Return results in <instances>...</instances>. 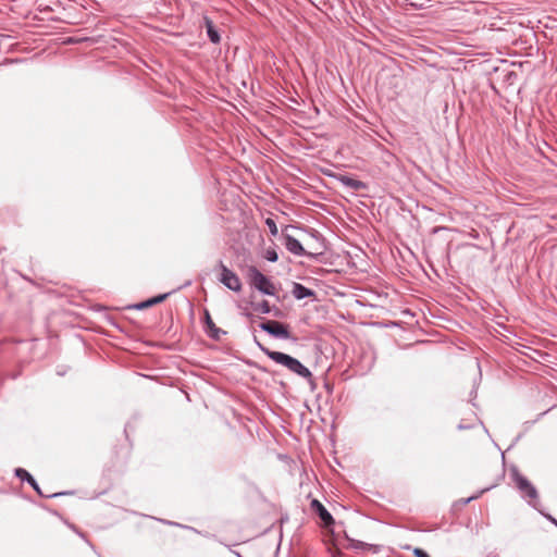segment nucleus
<instances>
[{
  "label": "nucleus",
  "mask_w": 557,
  "mask_h": 557,
  "mask_svg": "<svg viewBox=\"0 0 557 557\" xmlns=\"http://www.w3.org/2000/svg\"><path fill=\"white\" fill-rule=\"evenodd\" d=\"M259 348L274 362L287 368L290 372L304 377L311 379L312 373L298 359L280 351L270 350L258 343Z\"/></svg>",
  "instance_id": "nucleus-1"
},
{
  "label": "nucleus",
  "mask_w": 557,
  "mask_h": 557,
  "mask_svg": "<svg viewBox=\"0 0 557 557\" xmlns=\"http://www.w3.org/2000/svg\"><path fill=\"white\" fill-rule=\"evenodd\" d=\"M512 478L522 497L525 498L531 506L536 508L539 495L535 486L517 470L512 472Z\"/></svg>",
  "instance_id": "nucleus-2"
},
{
  "label": "nucleus",
  "mask_w": 557,
  "mask_h": 557,
  "mask_svg": "<svg viewBox=\"0 0 557 557\" xmlns=\"http://www.w3.org/2000/svg\"><path fill=\"white\" fill-rule=\"evenodd\" d=\"M250 284L264 295L274 296L276 288L273 283L257 268L252 267L249 269Z\"/></svg>",
  "instance_id": "nucleus-3"
},
{
  "label": "nucleus",
  "mask_w": 557,
  "mask_h": 557,
  "mask_svg": "<svg viewBox=\"0 0 557 557\" xmlns=\"http://www.w3.org/2000/svg\"><path fill=\"white\" fill-rule=\"evenodd\" d=\"M260 329L264 332H267L269 335L281 338V339H288L290 338V332L288 331V326L275 321V320H269L265 322H262L260 324Z\"/></svg>",
  "instance_id": "nucleus-4"
},
{
  "label": "nucleus",
  "mask_w": 557,
  "mask_h": 557,
  "mask_svg": "<svg viewBox=\"0 0 557 557\" xmlns=\"http://www.w3.org/2000/svg\"><path fill=\"white\" fill-rule=\"evenodd\" d=\"M221 277L220 282L233 292H239L242 289V283L236 273L231 271L222 262H220Z\"/></svg>",
  "instance_id": "nucleus-5"
},
{
  "label": "nucleus",
  "mask_w": 557,
  "mask_h": 557,
  "mask_svg": "<svg viewBox=\"0 0 557 557\" xmlns=\"http://www.w3.org/2000/svg\"><path fill=\"white\" fill-rule=\"evenodd\" d=\"M285 247H286V249L290 253H293L295 256H309V257H313L312 253H308L305 250V248L302 247L301 243L297 238H295V237H293L290 235H287L285 237Z\"/></svg>",
  "instance_id": "nucleus-6"
},
{
  "label": "nucleus",
  "mask_w": 557,
  "mask_h": 557,
  "mask_svg": "<svg viewBox=\"0 0 557 557\" xmlns=\"http://www.w3.org/2000/svg\"><path fill=\"white\" fill-rule=\"evenodd\" d=\"M311 508L317 512V515L322 520L325 527H330L331 524L334 523L332 515L318 499H313L311 502Z\"/></svg>",
  "instance_id": "nucleus-7"
},
{
  "label": "nucleus",
  "mask_w": 557,
  "mask_h": 557,
  "mask_svg": "<svg viewBox=\"0 0 557 557\" xmlns=\"http://www.w3.org/2000/svg\"><path fill=\"white\" fill-rule=\"evenodd\" d=\"M203 25L207 30V35L212 44H219L221 41V36L218 29L215 28L213 22L208 17H203Z\"/></svg>",
  "instance_id": "nucleus-8"
},
{
  "label": "nucleus",
  "mask_w": 557,
  "mask_h": 557,
  "mask_svg": "<svg viewBox=\"0 0 557 557\" xmlns=\"http://www.w3.org/2000/svg\"><path fill=\"white\" fill-rule=\"evenodd\" d=\"M293 296L300 300L304 298L314 297V292L300 283H294L292 289Z\"/></svg>",
  "instance_id": "nucleus-9"
},
{
  "label": "nucleus",
  "mask_w": 557,
  "mask_h": 557,
  "mask_svg": "<svg viewBox=\"0 0 557 557\" xmlns=\"http://www.w3.org/2000/svg\"><path fill=\"white\" fill-rule=\"evenodd\" d=\"M205 324L207 334L213 339H219L222 331L215 326L208 310H205Z\"/></svg>",
  "instance_id": "nucleus-10"
},
{
  "label": "nucleus",
  "mask_w": 557,
  "mask_h": 557,
  "mask_svg": "<svg viewBox=\"0 0 557 557\" xmlns=\"http://www.w3.org/2000/svg\"><path fill=\"white\" fill-rule=\"evenodd\" d=\"M337 180L342 185H344L348 188H351L354 190H360L366 187V184L363 182L352 178L348 175H339L337 177Z\"/></svg>",
  "instance_id": "nucleus-11"
},
{
  "label": "nucleus",
  "mask_w": 557,
  "mask_h": 557,
  "mask_svg": "<svg viewBox=\"0 0 557 557\" xmlns=\"http://www.w3.org/2000/svg\"><path fill=\"white\" fill-rule=\"evenodd\" d=\"M15 475H16L17 478H20L21 480H23V481H24V480H25V481H27V483H29V484H30V486H32V487H33V488H34V490H35L39 495H42V493H41V491H40V488H39V486H38V484H37L36 480L32 476V474H30L28 471H26V470H25V469H23V468H17V469H15Z\"/></svg>",
  "instance_id": "nucleus-12"
},
{
  "label": "nucleus",
  "mask_w": 557,
  "mask_h": 557,
  "mask_svg": "<svg viewBox=\"0 0 557 557\" xmlns=\"http://www.w3.org/2000/svg\"><path fill=\"white\" fill-rule=\"evenodd\" d=\"M376 152L381 153V159L384 163L391 164L394 160V154L382 149L381 145H375Z\"/></svg>",
  "instance_id": "nucleus-13"
},
{
  "label": "nucleus",
  "mask_w": 557,
  "mask_h": 557,
  "mask_svg": "<svg viewBox=\"0 0 557 557\" xmlns=\"http://www.w3.org/2000/svg\"><path fill=\"white\" fill-rule=\"evenodd\" d=\"M265 224H267L271 235L276 236L278 231H277L275 221L269 218L265 220Z\"/></svg>",
  "instance_id": "nucleus-14"
},
{
  "label": "nucleus",
  "mask_w": 557,
  "mask_h": 557,
  "mask_svg": "<svg viewBox=\"0 0 557 557\" xmlns=\"http://www.w3.org/2000/svg\"><path fill=\"white\" fill-rule=\"evenodd\" d=\"M151 306H154V301H153L152 298L147 299V300H145L143 302H139V304L135 305V308L138 309V310H141V309L149 308Z\"/></svg>",
  "instance_id": "nucleus-15"
},
{
  "label": "nucleus",
  "mask_w": 557,
  "mask_h": 557,
  "mask_svg": "<svg viewBox=\"0 0 557 557\" xmlns=\"http://www.w3.org/2000/svg\"><path fill=\"white\" fill-rule=\"evenodd\" d=\"M258 309H259L262 313H270V312H271L270 304H269V301H267V300H262V301L258 305Z\"/></svg>",
  "instance_id": "nucleus-16"
},
{
  "label": "nucleus",
  "mask_w": 557,
  "mask_h": 557,
  "mask_svg": "<svg viewBox=\"0 0 557 557\" xmlns=\"http://www.w3.org/2000/svg\"><path fill=\"white\" fill-rule=\"evenodd\" d=\"M265 258L268 261L275 262L278 259L277 252L273 249L267 250Z\"/></svg>",
  "instance_id": "nucleus-17"
},
{
  "label": "nucleus",
  "mask_w": 557,
  "mask_h": 557,
  "mask_svg": "<svg viewBox=\"0 0 557 557\" xmlns=\"http://www.w3.org/2000/svg\"><path fill=\"white\" fill-rule=\"evenodd\" d=\"M170 295H171V293H165V294H161L156 297H152L154 305H158V304L164 301Z\"/></svg>",
  "instance_id": "nucleus-18"
},
{
  "label": "nucleus",
  "mask_w": 557,
  "mask_h": 557,
  "mask_svg": "<svg viewBox=\"0 0 557 557\" xmlns=\"http://www.w3.org/2000/svg\"><path fill=\"white\" fill-rule=\"evenodd\" d=\"M413 555H414L416 557H430V556L428 555V553H426V552H424V550H423V549H421V548H414V549H413Z\"/></svg>",
  "instance_id": "nucleus-19"
},
{
  "label": "nucleus",
  "mask_w": 557,
  "mask_h": 557,
  "mask_svg": "<svg viewBox=\"0 0 557 557\" xmlns=\"http://www.w3.org/2000/svg\"><path fill=\"white\" fill-rule=\"evenodd\" d=\"M484 491H485V490H483V491L479 492L476 495H473V496H471V497H469V498L465 499V500H463V503H465V504H469L471 500L476 499V498H478V497H479V496H480Z\"/></svg>",
  "instance_id": "nucleus-20"
},
{
  "label": "nucleus",
  "mask_w": 557,
  "mask_h": 557,
  "mask_svg": "<svg viewBox=\"0 0 557 557\" xmlns=\"http://www.w3.org/2000/svg\"><path fill=\"white\" fill-rule=\"evenodd\" d=\"M546 518L557 527V520L554 517L547 515Z\"/></svg>",
  "instance_id": "nucleus-21"
},
{
  "label": "nucleus",
  "mask_w": 557,
  "mask_h": 557,
  "mask_svg": "<svg viewBox=\"0 0 557 557\" xmlns=\"http://www.w3.org/2000/svg\"><path fill=\"white\" fill-rule=\"evenodd\" d=\"M59 495H61V494L60 493H54L52 495H47V497H53V496H59Z\"/></svg>",
  "instance_id": "nucleus-22"
},
{
  "label": "nucleus",
  "mask_w": 557,
  "mask_h": 557,
  "mask_svg": "<svg viewBox=\"0 0 557 557\" xmlns=\"http://www.w3.org/2000/svg\"><path fill=\"white\" fill-rule=\"evenodd\" d=\"M543 144L548 147V141L544 140Z\"/></svg>",
  "instance_id": "nucleus-23"
}]
</instances>
